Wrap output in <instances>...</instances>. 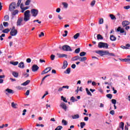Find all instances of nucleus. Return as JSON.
<instances>
[{
    "instance_id": "nucleus-13",
    "label": "nucleus",
    "mask_w": 130,
    "mask_h": 130,
    "mask_svg": "<svg viewBox=\"0 0 130 130\" xmlns=\"http://www.w3.org/2000/svg\"><path fill=\"white\" fill-rule=\"evenodd\" d=\"M20 9L22 10L21 12L24 13L26 10H28V9H29V7H23V4H21Z\"/></svg>"
},
{
    "instance_id": "nucleus-10",
    "label": "nucleus",
    "mask_w": 130,
    "mask_h": 130,
    "mask_svg": "<svg viewBox=\"0 0 130 130\" xmlns=\"http://www.w3.org/2000/svg\"><path fill=\"white\" fill-rule=\"evenodd\" d=\"M31 70L33 72H37L39 70V67L37 65H33Z\"/></svg>"
},
{
    "instance_id": "nucleus-56",
    "label": "nucleus",
    "mask_w": 130,
    "mask_h": 130,
    "mask_svg": "<svg viewBox=\"0 0 130 130\" xmlns=\"http://www.w3.org/2000/svg\"><path fill=\"white\" fill-rule=\"evenodd\" d=\"M114 110H112L110 112V114H111L112 115H114Z\"/></svg>"
},
{
    "instance_id": "nucleus-37",
    "label": "nucleus",
    "mask_w": 130,
    "mask_h": 130,
    "mask_svg": "<svg viewBox=\"0 0 130 130\" xmlns=\"http://www.w3.org/2000/svg\"><path fill=\"white\" fill-rule=\"evenodd\" d=\"M18 13H19V11H18V10H16L12 13V15L13 16H16Z\"/></svg>"
},
{
    "instance_id": "nucleus-33",
    "label": "nucleus",
    "mask_w": 130,
    "mask_h": 130,
    "mask_svg": "<svg viewBox=\"0 0 130 130\" xmlns=\"http://www.w3.org/2000/svg\"><path fill=\"white\" fill-rule=\"evenodd\" d=\"M104 22V20H103V18H100L99 21V24H103Z\"/></svg>"
},
{
    "instance_id": "nucleus-57",
    "label": "nucleus",
    "mask_w": 130,
    "mask_h": 130,
    "mask_svg": "<svg viewBox=\"0 0 130 130\" xmlns=\"http://www.w3.org/2000/svg\"><path fill=\"white\" fill-rule=\"evenodd\" d=\"M63 89V88H66V89H69L70 88V86H69L68 85H66V86H62Z\"/></svg>"
},
{
    "instance_id": "nucleus-32",
    "label": "nucleus",
    "mask_w": 130,
    "mask_h": 130,
    "mask_svg": "<svg viewBox=\"0 0 130 130\" xmlns=\"http://www.w3.org/2000/svg\"><path fill=\"white\" fill-rule=\"evenodd\" d=\"M64 73V74H70L71 73V68H68Z\"/></svg>"
},
{
    "instance_id": "nucleus-53",
    "label": "nucleus",
    "mask_w": 130,
    "mask_h": 130,
    "mask_svg": "<svg viewBox=\"0 0 130 130\" xmlns=\"http://www.w3.org/2000/svg\"><path fill=\"white\" fill-rule=\"evenodd\" d=\"M21 0H18V3H17V7H20V5H21Z\"/></svg>"
},
{
    "instance_id": "nucleus-62",
    "label": "nucleus",
    "mask_w": 130,
    "mask_h": 130,
    "mask_svg": "<svg viewBox=\"0 0 130 130\" xmlns=\"http://www.w3.org/2000/svg\"><path fill=\"white\" fill-rule=\"evenodd\" d=\"M23 75L24 77H25V78H28V77H29V74L27 73L24 74Z\"/></svg>"
},
{
    "instance_id": "nucleus-28",
    "label": "nucleus",
    "mask_w": 130,
    "mask_h": 130,
    "mask_svg": "<svg viewBox=\"0 0 130 130\" xmlns=\"http://www.w3.org/2000/svg\"><path fill=\"white\" fill-rule=\"evenodd\" d=\"M79 56H76L75 57H74L73 58H72V60H73V61H75L76 60H78V59H79Z\"/></svg>"
},
{
    "instance_id": "nucleus-63",
    "label": "nucleus",
    "mask_w": 130,
    "mask_h": 130,
    "mask_svg": "<svg viewBox=\"0 0 130 130\" xmlns=\"http://www.w3.org/2000/svg\"><path fill=\"white\" fill-rule=\"evenodd\" d=\"M40 62H41L42 63V62H45V60L42 59H40Z\"/></svg>"
},
{
    "instance_id": "nucleus-34",
    "label": "nucleus",
    "mask_w": 130,
    "mask_h": 130,
    "mask_svg": "<svg viewBox=\"0 0 130 130\" xmlns=\"http://www.w3.org/2000/svg\"><path fill=\"white\" fill-rule=\"evenodd\" d=\"M86 91L87 94L89 95V96H92V93H91V92H90L88 88H86Z\"/></svg>"
},
{
    "instance_id": "nucleus-21",
    "label": "nucleus",
    "mask_w": 130,
    "mask_h": 130,
    "mask_svg": "<svg viewBox=\"0 0 130 130\" xmlns=\"http://www.w3.org/2000/svg\"><path fill=\"white\" fill-rule=\"evenodd\" d=\"M73 119H77L80 117L79 114L73 115L72 116Z\"/></svg>"
},
{
    "instance_id": "nucleus-43",
    "label": "nucleus",
    "mask_w": 130,
    "mask_h": 130,
    "mask_svg": "<svg viewBox=\"0 0 130 130\" xmlns=\"http://www.w3.org/2000/svg\"><path fill=\"white\" fill-rule=\"evenodd\" d=\"M80 48H78L75 50V53H80Z\"/></svg>"
},
{
    "instance_id": "nucleus-16",
    "label": "nucleus",
    "mask_w": 130,
    "mask_h": 130,
    "mask_svg": "<svg viewBox=\"0 0 130 130\" xmlns=\"http://www.w3.org/2000/svg\"><path fill=\"white\" fill-rule=\"evenodd\" d=\"M57 55L58 57L61 58V57H67L68 55L64 54H60V53H57Z\"/></svg>"
},
{
    "instance_id": "nucleus-14",
    "label": "nucleus",
    "mask_w": 130,
    "mask_h": 130,
    "mask_svg": "<svg viewBox=\"0 0 130 130\" xmlns=\"http://www.w3.org/2000/svg\"><path fill=\"white\" fill-rule=\"evenodd\" d=\"M68 61L67 60H64L63 62V66L62 67V70H64L68 68Z\"/></svg>"
},
{
    "instance_id": "nucleus-58",
    "label": "nucleus",
    "mask_w": 130,
    "mask_h": 130,
    "mask_svg": "<svg viewBox=\"0 0 130 130\" xmlns=\"http://www.w3.org/2000/svg\"><path fill=\"white\" fill-rule=\"evenodd\" d=\"M58 18L59 19V20H62V17L60 15H58Z\"/></svg>"
},
{
    "instance_id": "nucleus-52",
    "label": "nucleus",
    "mask_w": 130,
    "mask_h": 130,
    "mask_svg": "<svg viewBox=\"0 0 130 130\" xmlns=\"http://www.w3.org/2000/svg\"><path fill=\"white\" fill-rule=\"evenodd\" d=\"M112 103L114 105L116 104V101L115 99L112 100Z\"/></svg>"
},
{
    "instance_id": "nucleus-1",
    "label": "nucleus",
    "mask_w": 130,
    "mask_h": 130,
    "mask_svg": "<svg viewBox=\"0 0 130 130\" xmlns=\"http://www.w3.org/2000/svg\"><path fill=\"white\" fill-rule=\"evenodd\" d=\"M95 53H98V54H99L100 56H103L104 55H109L111 56H115V55H114V53H109V51H102V50H98L95 51Z\"/></svg>"
},
{
    "instance_id": "nucleus-29",
    "label": "nucleus",
    "mask_w": 130,
    "mask_h": 130,
    "mask_svg": "<svg viewBox=\"0 0 130 130\" xmlns=\"http://www.w3.org/2000/svg\"><path fill=\"white\" fill-rule=\"evenodd\" d=\"M61 100H62L63 102H66V103H68V101L66 98H64L63 96H61Z\"/></svg>"
},
{
    "instance_id": "nucleus-12",
    "label": "nucleus",
    "mask_w": 130,
    "mask_h": 130,
    "mask_svg": "<svg viewBox=\"0 0 130 130\" xmlns=\"http://www.w3.org/2000/svg\"><path fill=\"white\" fill-rule=\"evenodd\" d=\"M129 24H130L129 21L127 20H124L122 22V24L123 27H125V26H127L128 25H129Z\"/></svg>"
},
{
    "instance_id": "nucleus-20",
    "label": "nucleus",
    "mask_w": 130,
    "mask_h": 130,
    "mask_svg": "<svg viewBox=\"0 0 130 130\" xmlns=\"http://www.w3.org/2000/svg\"><path fill=\"white\" fill-rule=\"evenodd\" d=\"M12 75L15 78H18L19 77V73L14 71L12 72Z\"/></svg>"
},
{
    "instance_id": "nucleus-61",
    "label": "nucleus",
    "mask_w": 130,
    "mask_h": 130,
    "mask_svg": "<svg viewBox=\"0 0 130 130\" xmlns=\"http://www.w3.org/2000/svg\"><path fill=\"white\" fill-rule=\"evenodd\" d=\"M130 6H127L124 7V9H125V10H128V9H129Z\"/></svg>"
},
{
    "instance_id": "nucleus-9",
    "label": "nucleus",
    "mask_w": 130,
    "mask_h": 130,
    "mask_svg": "<svg viewBox=\"0 0 130 130\" xmlns=\"http://www.w3.org/2000/svg\"><path fill=\"white\" fill-rule=\"evenodd\" d=\"M17 33L18 31H17V29L13 28L11 29V31L10 32V35H11V36H16Z\"/></svg>"
},
{
    "instance_id": "nucleus-36",
    "label": "nucleus",
    "mask_w": 130,
    "mask_h": 130,
    "mask_svg": "<svg viewBox=\"0 0 130 130\" xmlns=\"http://www.w3.org/2000/svg\"><path fill=\"white\" fill-rule=\"evenodd\" d=\"M30 3H31V0H27L25 2V6H29V5H30Z\"/></svg>"
},
{
    "instance_id": "nucleus-25",
    "label": "nucleus",
    "mask_w": 130,
    "mask_h": 130,
    "mask_svg": "<svg viewBox=\"0 0 130 130\" xmlns=\"http://www.w3.org/2000/svg\"><path fill=\"white\" fill-rule=\"evenodd\" d=\"M19 63L18 61H10V64H13V66H17Z\"/></svg>"
},
{
    "instance_id": "nucleus-2",
    "label": "nucleus",
    "mask_w": 130,
    "mask_h": 130,
    "mask_svg": "<svg viewBox=\"0 0 130 130\" xmlns=\"http://www.w3.org/2000/svg\"><path fill=\"white\" fill-rule=\"evenodd\" d=\"M24 15L23 20L24 22H27V21H29V20H30V17H31V15H30V10H26L24 12Z\"/></svg>"
},
{
    "instance_id": "nucleus-18",
    "label": "nucleus",
    "mask_w": 130,
    "mask_h": 130,
    "mask_svg": "<svg viewBox=\"0 0 130 130\" xmlns=\"http://www.w3.org/2000/svg\"><path fill=\"white\" fill-rule=\"evenodd\" d=\"M110 39L111 41H115V40H116V37H115L114 35H112L110 36Z\"/></svg>"
},
{
    "instance_id": "nucleus-59",
    "label": "nucleus",
    "mask_w": 130,
    "mask_h": 130,
    "mask_svg": "<svg viewBox=\"0 0 130 130\" xmlns=\"http://www.w3.org/2000/svg\"><path fill=\"white\" fill-rule=\"evenodd\" d=\"M4 29V25H3V24H1L0 25V30H2Z\"/></svg>"
},
{
    "instance_id": "nucleus-35",
    "label": "nucleus",
    "mask_w": 130,
    "mask_h": 130,
    "mask_svg": "<svg viewBox=\"0 0 130 130\" xmlns=\"http://www.w3.org/2000/svg\"><path fill=\"white\" fill-rule=\"evenodd\" d=\"M10 31V29L8 28H6L4 29L2 32L3 33H9V31Z\"/></svg>"
},
{
    "instance_id": "nucleus-23",
    "label": "nucleus",
    "mask_w": 130,
    "mask_h": 130,
    "mask_svg": "<svg viewBox=\"0 0 130 130\" xmlns=\"http://www.w3.org/2000/svg\"><path fill=\"white\" fill-rule=\"evenodd\" d=\"M29 83H30V80H28L24 82L23 83L21 84L22 86H27V85H28V84H29Z\"/></svg>"
},
{
    "instance_id": "nucleus-49",
    "label": "nucleus",
    "mask_w": 130,
    "mask_h": 130,
    "mask_svg": "<svg viewBox=\"0 0 130 130\" xmlns=\"http://www.w3.org/2000/svg\"><path fill=\"white\" fill-rule=\"evenodd\" d=\"M26 112H27V110L26 109H24L23 111V113H22V115H26Z\"/></svg>"
},
{
    "instance_id": "nucleus-26",
    "label": "nucleus",
    "mask_w": 130,
    "mask_h": 130,
    "mask_svg": "<svg viewBox=\"0 0 130 130\" xmlns=\"http://www.w3.org/2000/svg\"><path fill=\"white\" fill-rule=\"evenodd\" d=\"M110 17L111 18V20H116V17L113 14H110Z\"/></svg>"
},
{
    "instance_id": "nucleus-7",
    "label": "nucleus",
    "mask_w": 130,
    "mask_h": 130,
    "mask_svg": "<svg viewBox=\"0 0 130 130\" xmlns=\"http://www.w3.org/2000/svg\"><path fill=\"white\" fill-rule=\"evenodd\" d=\"M51 67H47L46 68L45 70H44L42 73L41 75H44L45 74H47V73H49V72H50L51 71Z\"/></svg>"
},
{
    "instance_id": "nucleus-8",
    "label": "nucleus",
    "mask_w": 130,
    "mask_h": 130,
    "mask_svg": "<svg viewBox=\"0 0 130 130\" xmlns=\"http://www.w3.org/2000/svg\"><path fill=\"white\" fill-rule=\"evenodd\" d=\"M22 22H23V18L20 17L17 21L16 25L17 26H22Z\"/></svg>"
},
{
    "instance_id": "nucleus-17",
    "label": "nucleus",
    "mask_w": 130,
    "mask_h": 130,
    "mask_svg": "<svg viewBox=\"0 0 130 130\" xmlns=\"http://www.w3.org/2000/svg\"><path fill=\"white\" fill-rule=\"evenodd\" d=\"M18 68L20 69H24L25 68V64L23 62H21L18 64Z\"/></svg>"
},
{
    "instance_id": "nucleus-46",
    "label": "nucleus",
    "mask_w": 130,
    "mask_h": 130,
    "mask_svg": "<svg viewBox=\"0 0 130 130\" xmlns=\"http://www.w3.org/2000/svg\"><path fill=\"white\" fill-rule=\"evenodd\" d=\"M3 25H4V27H8V26H9V23L8 22H3Z\"/></svg>"
},
{
    "instance_id": "nucleus-64",
    "label": "nucleus",
    "mask_w": 130,
    "mask_h": 130,
    "mask_svg": "<svg viewBox=\"0 0 130 130\" xmlns=\"http://www.w3.org/2000/svg\"><path fill=\"white\" fill-rule=\"evenodd\" d=\"M56 13H59L60 12V8H57L56 10Z\"/></svg>"
},
{
    "instance_id": "nucleus-50",
    "label": "nucleus",
    "mask_w": 130,
    "mask_h": 130,
    "mask_svg": "<svg viewBox=\"0 0 130 130\" xmlns=\"http://www.w3.org/2000/svg\"><path fill=\"white\" fill-rule=\"evenodd\" d=\"M29 94H30V90H27L26 93H25V95H26V96H29Z\"/></svg>"
},
{
    "instance_id": "nucleus-48",
    "label": "nucleus",
    "mask_w": 130,
    "mask_h": 130,
    "mask_svg": "<svg viewBox=\"0 0 130 130\" xmlns=\"http://www.w3.org/2000/svg\"><path fill=\"white\" fill-rule=\"evenodd\" d=\"M87 60V57H82L81 58V61H85Z\"/></svg>"
},
{
    "instance_id": "nucleus-42",
    "label": "nucleus",
    "mask_w": 130,
    "mask_h": 130,
    "mask_svg": "<svg viewBox=\"0 0 130 130\" xmlns=\"http://www.w3.org/2000/svg\"><path fill=\"white\" fill-rule=\"evenodd\" d=\"M86 53L85 52H81L80 53V56H85V55H86Z\"/></svg>"
},
{
    "instance_id": "nucleus-54",
    "label": "nucleus",
    "mask_w": 130,
    "mask_h": 130,
    "mask_svg": "<svg viewBox=\"0 0 130 130\" xmlns=\"http://www.w3.org/2000/svg\"><path fill=\"white\" fill-rule=\"evenodd\" d=\"M39 37H42V36H44V32H41V34L39 35Z\"/></svg>"
},
{
    "instance_id": "nucleus-22",
    "label": "nucleus",
    "mask_w": 130,
    "mask_h": 130,
    "mask_svg": "<svg viewBox=\"0 0 130 130\" xmlns=\"http://www.w3.org/2000/svg\"><path fill=\"white\" fill-rule=\"evenodd\" d=\"M6 92H8L9 94H13L14 93V91L12 89H10L9 88H7L6 89Z\"/></svg>"
},
{
    "instance_id": "nucleus-40",
    "label": "nucleus",
    "mask_w": 130,
    "mask_h": 130,
    "mask_svg": "<svg viewBox=\"0 0 130 130\" xmlns=\"http://www.w3.org/2000/svg\"><path fill=\"white\" fill-rule=\"evenodd\" d=\"M95 3H96V1L95 0L92 1L90 4V6H91V7H94Z\"/></svg>"
},
{
    "instance_id": "nucleus-11",
    "label": "nucleus",
    "mask_w": 130,
    "mask_h": 130,
    "mask_svg": "<svg viewBox=\"0 0 130 130\" xmlns=\"http://www.w3.org/2000/svg\"><path fill=\"white\" fill-rule=\"evenodd\" d=\"M60 107H61L62 109L64 110V111H67L68 107H67V105L64 104V103H61L60 105Z\"/></svg>"
},
{
    "instance_id": "nucleus-39",
    "label": "nucleus",
    "mask_w": 130,
    "mask_h": 130,
    "mask_svg": "<svg viewBox=\"0 0 130 130\" xmlns=\"http://www.w3.org/2000/svg\"><path fill=\"white\" fill-rule=\"evenodd\" d=\"M62 5H63L64 8H65L66 9H67V8H68V7H69V4H68L66 3H63Z\"/></svg>"
},
{
    "instance_id": "nucleus-60",
    "label": "nucleus",
    "mask_w": 130,
    "mask_h": 130,
    "mask_svg": "<svg viewBox=\"0 0 130 130\" xmlns=\"http://www.w3.org/2000/svg\"><path fill=\"white\" fill-rule=\"evenodd\" d=\"M62 89H63V88L62 87H59V89H58V92H61V91H62Z\"/></svg>"
},
{
    "instance_id": "nucleus-19",
    "label": "nucleus",
    "mask_w": 130,
    "mask_h": 130,
    "mask_svg": "<svg viewBox=\"0 0 130 130\" xmlns=\"http://www.w3.org/2000/svg\"><path fill=\"white\" fill-rule=\"evenodd\" d=\"M11 106L13 108H15V109L18 108V104H15V103L14 102L12 103Z\"/></svg>"
},
{
    "instance_id": "nucleus-5",
    "label": "nucleus",
    "mask_w": 130,
    "mask_h": 130,
    "mask_svg": "<svg viewBox=\"0 0 130 130\" xmlns=\"http://www.w3.org/2000/svg\"><path fill=\"white\" fill-rule=\"evenodd\" d=\"M16 4L15 2L11 3L9 6V11L13 12L16 9Z\"/></svg>"
},
{
    "instance_id": "nucleus-44",
    "label": "nucleus",
    "mask_w": 130,
    "mask_h": 130,
    "mask_svg": "<svg viewBox=\"0 0 130 130\" xmlns=\"http://www.w3.org/2000/svg\"><path fill=\"white\" fill-rule=\"evenodd\" d=\"M62 128V126H58L55 129V130H61Z\"/></svg>"
},
{
    "instance_id": "nucleus-4",
    "label": "nucleus",
    "mask_w": 130,
    "mask_h": 130,
    "mask_svg": "<svg viewBox=\"0 0 130 130\" xmlns=\"http://www.w3.org/2000/svg\"><path fill=\"white\" fill-rule=\"evenodd\" d=\"M32 17H36L38 15V10L32 9L30 11Z\"/></svg>"
},
{
    "instance_id": "nucleus-51",
    "label": "nucleus",
    "mask_w": 130,
    "mask_h": 130,
    "mask_svg": "<svg viewBox=\"0 0 130 130\" xmlns=\"http://www.w3.org/2000/svg\"><path fill=\"white\" fill-rule=\"evenodd\" d=\"M49 76H50V75H48L45 76V77H44L42 79V82H43V81H44L45 79H46V78H47V77H49Z\"/></svg>"
},
{
    "instance_id": "nucleus-30",
    "label": "nucleus",
    "mask_w": 130,
    "mask_h": 130,
    "mask_svg": "<svg viewBox=\"0 0 130 130\" xmlns=\"http://www.w3.org/2000/svg\"><path fill=\"white\" fill-rule=\"evenodd\" d=\"M71 101L72 102H76L78 101V100L76 99V98H75V97L72 96L71 98Z\"/></svg>"
},
{
    "instance_id": "nucleus-38",
    "label": "nucleus",
    "mask_w": 130,
    "mask_h": 130,
    "mask_svg": "<svg viewBox=\"0 0 130 130\" xmlns=\"http://www.w3.org/2000/svg\"><path fill=\"white\" fill-rule=\"evenodd\" d=\"M62 123L64 124V125H68V121H67L66 120L63 119L62 120Z\"/></svg>"
},
{
    "instance_id": "nucleus-24",
    "label": "nucleus",
    "mask_w": 130,
    "mask_h": 130,
    "mask_svg": "<svg viewBox=\"0 0 130 130\" xmlns=\"http://www.w3.org/2000/svg\"><path fill=\"white\" fill-rule=\"evenodd\" d=\"M98 40H102L103 39V37L100 34L97 35Z\"/></svg>"
},
{
    "instance_id": "nucleus-15",
    "label": "nucleus",
    "mask_w": 130,
    "mask_h": 130,
    "mask_svg": "<svg viewBox=\"0 0 130 130\" xmlns=\"http://www.w3.org/2000/svg\"><path fill=\"white\" fill-rule=\"evenodd\" d=\"M124 127V123H123V122H121L119 124V128H118L117 130H120V128H122V130H123Z\"/></svg>"
},
{
    "instance_id": "nucleus-41",
    "label": "nucleus",
    "mask_w": 130,
    "mask_h": 130,
    "mask_svg": "<svg viewBox=\"0 0 130 130\" xmlns=\"http://www.w3.org/2000/svg\"><path fill=\"white\" fill-rule=\"evenodd\" d=\"M106 96L107 98H109V99H111L112 98V94L109 93L106 95Z\"/></svg>"
},
{
    "instance_id": "nucleus-6",
    "label": "nucleus",
    "mask_w": 130,
    "mask_h": 130,
    "mask_svg": "<svg viewBox=\"0 0 130 130\" xmlns=\"http://www.w3.org/2000/svg\"><path fill=\"white\" fill-rule=\"evenodd\" d=\"M62 49L64 51H72V48L68 45H64L62 47Z\"/></svg>"
},
{
    "instance_id": "nucleus-27",
    "label": "nucleus",
    "mask_w": 130,
    "mask_h": 130,
    "mask_svg": "<svg viewBox=\"0 0 130 130\" xmlns=\"http://www.w3.org/2000/svg\"><path fill=\"white\" fill-rule=\"evenodd\" d=\"M80 37V33H77L74 36L73 38L75 39H78V38Z\"/></svg>"
},
{
    "instance_id": "nucleus-47",
    "label": "nucleus",
    "mask_w": 130,
    "mask_h": 130,
    "mask_svg": "<svg viewBox=\"0 0 130 130\" xmlns=\"http://www.w3.org/2000/svg\"><path fill=\"white\" fill-rule=\"evenodd\" d=\"M9 16L8 15H6L5 17H4V20L5 21H9Z\"/></svg>"
},
{
    "instance_id": "nucleus-45",
    "label": "nucleus",
    "mask_w": 130,
    "mask_h": 130,
    "mask_svg": "<svg viewBox=\"0 0 130 130\" xmlns=\"http://www.w3.org/2000/svg\"><path fill=\"white\" fill-rule=\"evenodd\" d=\"M50 58L51 60H54V58H55V55L52 54L50 56Z\"/></svg>"
},
{
    "instance_id": "nucleus-3",
    "label": "nucleus",
    "mask_w": 130,
    "mask_h": 130,
    "mask_svg": "<svg viewBox=\"0 0 130 130\" xmlns=\"http://www.w3.org/2000/svg\"><path fill=\"white\" fill-rule=\"evenodd\" d=\"M99 48H108V44L106 43L99 42L98 44Z\"/></svg>"
},
{
    "instance_id": "nucleus-31",
    "label": "nucleus",
    "mask_w": 130,
    "mask_h": 130,
    "mask_svg": "<svg viewBox=\"0 0 130 130\" xmlns=\"http://www.w3.org/2000/svg\"><path fill=\"white\" fill-rule=\"evenodd\" d=\"M85 125H86V123L84 122H81L80 123V126L81 128H83L84 126H85Z\"/></svg>"
},
{
    "instance_id": "nucleus-55",
    "label": "nucleus",
    "mask_w": 130,
    "mask_h": 130,
    "mask_svg": "<svg viewBox=\"0 0 130 130\" xmlns=\"http://www.w3.org/2000/svg\"><path fill=\"white\" fill-rule=\"evenodd\" d=\"M26 62L30 63V62H31V58H28L26 59Z\"/></svg>"
}]
</instances>
